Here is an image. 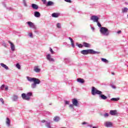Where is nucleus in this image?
<instances>
[{"label": "nucleus", "instance_id": "1", "mask_svg": "<svg viewBox=\"0 0 128 128\" xmlns=\"http://www.w3.org/2000/svg\"><path fill=\"white\" fill-rule=\"evenodd\" d=\"M91 94L92 96H96V94H98L100 100H106V98H108V96L102 94V91L97 90L96 88H94V86L92 87Z\"/></svg>", "mask_w": 128, "mask_h": 128}, {"label": "nucleus", "instance_id": "2", "mask_svg": "<svg viewBox=\"0 0 128 128\" xmlns=\"http://www.w3.org/2000/svg\"><path fill=\"white\" fill-rule=\"evenodd\" d=\"M26 79L28 82H34V83L31 84V88H36V85L40 84V80L38 78L26 76Z\"/></svg>", "mask_w": 128, "mask_h": 128}, {"label": "nucleus", "instance_id": "3", "mask_svg": "<svg viewBox=\"0 0 128 128\" xmlns=\"http://www.w3.org/2000/svg\"><path fill=\"white\" fill-rule=\"evenodd\" d=\"M80 54L86 56V54H100V52L98 51H94L92 49H89V50H85L80 51Z\"/></svg>", "mask_w": 128, "mask_h": 128}, {"label": "nucleus", "instance_id": "4", "mask_svg": "<svg viewBox=\"0 0 128 128\" xmlns=\"http://www.w3.org/2000/svg\"><path fill=\"white\" fill-rule=\"evenodd\" d=\"M100 34L104 36H110V31L108 30V29L106 27H101L100 30Z\"/></svg>", "mask_w": 128, "mask_h": 128}, {"label": "nucleus", "instance_id": "5", "mask_svg": "<svg viewBox=\"0 0 128 128\" xmlns=\"http://www.w3.org/2000/svg\"><path fill=\"white\" fill-rule=\"evenodd\" d=\"M32 96V92H29L26 94L23 93L22 94V100H30Z\"/></svg>", "mask_w": 128, "mask_h": 128}, {"label": "nucleus", "instance_id": "6", "mask_svg": "<svg viewBox=\"0 0 128 128\" xmlns=\"http://www.w3.org/2000/svg\"><path fill=\"white\" fill-rule=\"evenodd\" d=\"M90 20H92L93 22H98L100 18L97 16L94 15L90 16Z\"/></svg>", "mask_w": 128, "mask_h": 128}, {"label": "nucleus", "instance_id": "7", "mask_svg": "<svg viewBox=\"0 0 128 128\" xmlns=\"http://www.w3.org/2000/svg\"><path fill=\"white\" fill-rule=\"evenodd\" d=\"M72 104H74V106L76 107H78L80 106V102H78V100L76 98L72 99Z\"/></svg>", "mask_w": 128, "mask_h": 128}, {"label": "nucleus", "instance_id": "8", "mask_svg": "<svg viewBox=\"0 0 128 128\" xmlns=\"http://www.w3.org/2000/svg\"><path fill=\"white\" fill-rule=\"evenodd\" d=\"M46 59L47 60H48L50 62H54V59L52 58V55L50 54H48L46 56Z\"/></svg>", "mask_w": 128, "mask_h": 128}, {"label": "nucleus", "instance_id": "9", "mask_svg": "<svg viewBox=\"0 0 128 128\" xmlns=\"http://www.w3.org/2000/svg\"><path fill=\"white\" fill-rule=\"evenodd\" d=\"M26 24L31 28H34V30L36 29V27L34 24L32 23V22H28Z\"/></svg>", "mask_w": 128, "mask_h": 128}, {"label": "nucleus", "instance_id": "10", "mask_svg": "<svg viewBox=\"0 0 128 128\" xmlns=\"http://www.w3.org/2000/svg\"><path fill=\"white\" fill-rule=\"evenodd\" d=\"M8 42L10 44L11 50H12V52H14V50H16V46H14V43H12L10 41H8Z\"/></svg>", "mask_w": 128, "mask_h": 128}, {"label": "nucleus", "instance_id": "11", "mask_svg": "<svg viewBox=\"0 0 128 128\" xmlns=\"http://www.w3.org/2000/svg\"><path fill=\"white\" fill-rule=\"evenodd\" d=\"M104 126H105L106 128H112V122H106L104 124Z\"/></svg>", "mask_w": 128, "mask_h": 128}, {"label": "nucleus", "instance_id": "12", "mask_svg": "<svg viewBox=\"0 0 128 128\" xmlns=\"http://www.w3.org/2000/svg\"><path fill=\"white\" fill-rule=\"evenodd\" d=\"M60 16V13H58V12H57V13L54 12L52 14V18H58V16Z\"/></svg>", "mask_w": 128, "mask_h": 128}, {"label": "nucleus", "instance_id": "13", "mask_svg": "<svg viewBox=\"0 0 128 128\" xmlns=\"http://www.w3.org/2000/svg\"><path fill=\"white\" fill-rule=\"evenodd\" d=\"M110 114H111V116H116V114H118V110H110Z\"/></svg>", "mask_w": 128, "mask_h": 128}, {"label": "nucleus", "instance_id": "14", "mask_svg": "<svg viewBox=\"0 0 128 128\" xmlns=\"http://www.w3.org/2000/svg\"><path fill=\"white\" fill-rule=\"evenodd\" d=\"M53 120L55 122H58V121L60 120V118L58 116H56L54 118Z\"/></svg>", "mask_w": 128, "mask_h": 128}, {"label": "nucleus", "instance_id": "15", "mask_svg": "<svg viewBox=\"0 0 128 128\" xmlns=\"http://www.w3.org/2000/svg\"><path fill=\"white\" fill-rule=\"evenodd\" d=\"M12 100L13 102H18V96L17 95H14L12 98Z\"/></svg>", "mask_w": 128, "mask_h": 128}, {"label": "nucleus", "instance_id": "16", "mask_svg": "<svg viewBox=\"0 0 128 128\" xmlns=\"http://www.w3.org/2000/svg\"><path fill=\"white\" fill-rule=\"evenodd\" d=\"M54 3L52 1H48L46 4V6H54Z\"/></svg>", "mask_w": 128, "mask_h": 128}, {"label": "nucleus", "instance_id": "17", "mask_svg": "<svg viewBox=\"0 0 128 128\" xmlns=\"http://www.w3.org/2000/svg\"><path fill=\"white\" fill-rule=\"evenodd\" d=\"M31 6L34 10H38V6L36 4H32Z\"/></svg>", "mask_w": 128, "mask_h": 128}, {"label": "nucleus", "instance_id": "18", "mask_svg": "<svg viewBox=\"0 0 128 128\" xmlns=\"http://www.w3.org/2000/svg\"><path fill=\"white\" fill-rule=\"evenodd\" d=\"M34 70L35 72H40V69L38 68V66H36L34 67Z\"/></svg>", "mask_w": 128, "mask_h": 128}, {"label": "nucleus", "instance_id": "19", "mask_svg": "<svg viewBox=\"0 0 128 128\" xmlns=\"http://www.w3.org/2000/svg\"><path fill=\"white\" fill-rule=\"evenodd\" d=\"M34 16L36 18H40V13L38 11L34 12Z\"/></svg>", "mask_w": 128, "mask_h": 128}, {"label": "nucleus", "instance_id": "20", "mask_svg": "<svg viewBox=\"0 0 128 128\" xmlns=\"http://www.w3.org/2000/svg\"><path fill=\"white\" fill-rule=\"evenodd\" d=\"M68 40H70L71 42V46L72 48H75L74 44V40H72V38L70 37H69Z\"/></svg>", "mask_w": 128, "mask_h": 128}, {"label": "nucleus", "instance_id": "21", "mask_svg": "<svg viewBox=\"0 0 128 128\" xmlns=\"http://www.w3.org/2000/svg\"><path fill=\"white\" fill-rule=\"evenodd\" d=\"M83 46H84V48H90L92 46L90 45V44L87 43L86 42H84Z\"/></svg>", "mask_w": 128, "mask_h": 128}, {"label": "nucleus", "instance_id": "22", "mask_svg": "<svg viewBox=\"0 0 128 128\" xmlns=\"http://www.w3.org/2000/svg\"><path fill=\"white\" fill-rule=\"evenodd\" d=\"M77 82L80 84H84V80L80 78H78L76 80Z\"/></svg>", "mask_w": 128, "mask_h": 128}, {"label": "nucleus", "instance_id": "23", "mask_svg": "<svg viewBox=\"0 0 128 128\" xmlns=\"http://www.w3.org/2000/svg\"><path fill=\"white\" fill-rule=\"evenodd\" d=\"M45 126L46 128H52V126H50V122H48V121L46 122Z\"/></svg>", "mask_w": 128, "mask_h": 128}, {"label": "nucleus", "instance_id": "24", "mask_svg": "<svg viewBox=\"0 0 128 128\" xmlns=\"http://www.w3.org/2000/svg\"><path fill=\"white\" fill-rule=\"evenodd\" d=\"M0 66H2V68H5V70H8V67L5 64H4V63H0Z\"/></svg>", "mask_w": 128, "mask_h": 128}, {"label": "nucleus", "instance_id": "25", "mask_svg": "<svg viewBox=\"0 0 128 128\" xmlns=\"http://www.w3.org/2000/svg\"><path fill=\"white\" fill-rule=\"evenodd\" d=\"M6 124L8 126H10V120L8 118H6Z\"/></svg>", "mask_w": 128, "mask_h": 128}, {"label": "nucleus", "instance_id": "26", "mask_svg": "<svg viewBox=\"0 0 128 128\" xmlns=\"http://www.w3.org/2000/svg\"><path fill=\"white\" fill-rule=\"evenodd\" d=\"M111 102H118L120 100V98H112L110 99Z\"/></svg>", "mask_w": 128, "mask_h": 128}, {"label": "nucleus", "instance_id": "27", "mask_svg": "<svg viewBox=\"0 0 128 128\" xmlns=\"http://www.w3.org/2000/svg\"><path fill=\"white\" fill-rule=\"evenodd\" d=\"M102 62H104L105 64H108V60L104 58H102L101 59Z\"/></svg>", "mask_w": 128, "mask_h": 128}, {"label": "nucleus", "instance_id": "28", "mask_svg": "<svg viewBox=\"0 0 128 128\" xmlns=\"http://www.w3.org/2000/svg\"><path fill=\"white\" fill-rule=\"evenodd\" d=\"M2 46L4 48H8V44H6V42L4 41H3L2 42Z\"/></svg>", "mask_w": 128, "mask_h": 128}, {"label": "nucleus", "instance_id": "29", "mask_svg": "<svg viewBox=\"0 0 128 128\" xmlns=\"http://www.w3.org/2000/svg\"><path fill=\"white\" fill-rule=\"evenodd\" d=\"M49 50H50L51 54H56V52H54V50H52V48H50V47L49 48Z\"/></svg>", "mask_w": 128, "mask_h": 128}, {"label": "nucleus", "instance_id": "30", "mask_svg": "<svg viewBox=\"0 0 128 128\" xmlns=\"http://www.w3.org/2000/svg\"><path fill=\"white\" fill-rule=\"evenodd\" d=\"M128 8H124L122 10V12H128Z\"/></svg>", "mask_w": 128, "mask_h": 128}, {"label": "nucleus", "instance_id": "31", "mask_svg": "<svg viewBox=\"0 0 128 128\" xmlns=\"http://www.w3.org/2000/svg\"><path fill=\"white\" fill-rule=\"evenodd\" d=\"M22 4L24 6H28V4H26V0H22Z\"/></svg>", "mask_w": 128, "mask_h": 128}, {"label": "nucleus", "instance_id": "32", "mask_svg": "<svg viewBox=\"0 0 128 128\" xmlns=\"http://www.w3.org/2000/svg\"><path fill=\"white\" fill-rule=\"evenodd\" d=\"M76 46H78L80 48H82V46H84V45L82 44H78V43H76Z\"/></svg>", "mask_w": 128, "mask_h": 128}, {"label": "nucleus", "instance_id": "33", "mask_svg": "<svg viewBox=\"0 0 128 128\" xmlns=\"http://www.w3.org/2000/svg\"><path fill=\"white\" fill-rule=\"evenodd\" d=\"M16 68H18V70H20V64L17 63L16 64Z\"/></svg>", "mask_w": 128, "mask_h": 128}, {"label": "nucleus", "instance_id": "34", "mask_svg": "<svg viewBox=\"0 0 128 128\" xmlns=\"http://www.w3.org/2000/svg\"><path fill=\"white\" fill-rule=\"evenodd\" d=\"M96 22V24H97V26H98V28H102V24H100V22Z\"/></svg>", "mask_w": 128, "mask_h": 128}, {"label": "nucleus", "instance_id": "35", "mask_svg": "<svg viewBox=\"0 0 128 128\" xmlns=\"http://www.w3.org/2000/svg\"><path fill=\"white\" fill-rule=\"evenodd\" d=\"M74 104H70L69 106V108H72V110H74Z\"/></svg>", "mask_w": 128, "mask_h": 128}, {"label": "nucleus", "instance_id": "36", "mask_svg": "<svg viewBox=\"0 0 128 128\" xmlns=\"http://www.w3.org/2000/svg\"><path fill=\"white\" fill-rule=\"evenodd\" d=\"M56 26L58 28H62V26H60V24L58 23L56 24Z\"/></svg>", "mask_w": 128, "mask_h": 128}, {"label": "nucleus", "instance_id": "37", "mask_svg": "<svg viewBox=\"0 0 128 128\" xmlns=\"http://www.w3.org/2000/svg\"><path fill=\"white\" fill-rule=\"evenodd\" d=\"M0 102H1L2 104H4V101L2 98H0Z\"/></svg>", "mask_w": 128, "mask_h": 128}, {"label": "nucleus", "instance_id": "38", "mask_svg": "<svg viewBox=\"0 0 128 128\" xmlns=\"http://www.w3.org/2000/svg\"><path fill=\"white\" fill-rule=\"evenodd\" d=\"M8 10H12V7H6Z\"/></svg>", "mask_w": 128, "mask_h": 128}, {"label": "nucleus", "instance_id": "39", "mask_svg": "<svg viewBox=\"0 0 128 128\" xmlns=\"http://www.w3.org/2000/svg\"><path fill=\"white\" fill-rule=\"evenodd\" d=\"M109 114L108 113H106L104 114V118H108Z\"/></svg>", "mask_w": 128, "mask_h": 128}, {"label": "nucleus", "instance_id": "40", "mask_svg": "<svg viewBox=\"0 0 128 128\" xmlns=\"http://www.w3.org/2000/svg\"><path fill=\"white\" fill-rule=\"evenodd\" d=\"M64 104H70V101L65 100Z\"/></svg>", "mask_w": 128, "mask_h": 128}, {"label": "nucleus", "instance_id": "41", "mask_svg": "<svg viewBox=\"0 0 128 128\" xmlns=\"http://www.w3.org/2000/svg\"><path fill=\"white\" fill-rule=\"evenodd\" d=\"M2 4L4 8H6V5L4 2H2Z\"/></svg>", "mask_w": 128, "mask_h": 128}, {"label": "nucleus", "instance_id": "42", "mask_svg": "<svg viewBox=\"0 0 128 128\" xmlns=\"http://www.w3.org/2000/svg\"><path fill=\"white\" fill-rule=\"evenodd\" d=\"M88 123L87 122H83L82 123V125H84V124H88Z\"/></svg>", "mask_w": 128, "mask_h": 128}, {"label": "nucleus", "instance_id": "43", "mask_svg": "<svg viewBox=\"0 0 128 128\" xmlns=\"http://www.w3.org/2000/svg\"><path fill=\"white\" fill-rule=\"evenodd\" d=\"M42 2L44 4H46V0H42Z\"/></svg>", "mask_w": 128, "mask_h": 128}, {"label": "nucleus", "instance_id": "44", "mask_svg": "<svg viewBox=\"0 0 128 128\" xmlns=\"http://www.w3.org/2000/svg\"><path fill=\"white\" fill-rule=\"evenodd\" d=\"M4 84H2L1 86H0V88L1 90H4Z\"/></svg>", "mask_w": 128, "mask_h": 128}, {"label": "nucleus", "instance_id": "45", "mask_svg": "<svg viewBox=\"0 0 128 128\" xmlns=\"http://www.w3.org/2000/svg\"><path fill=\"white\" fill-rule=\"evenodd\" d=\"M64 1L66 2H69V3L72 2L71 0H64Z\"/></svg>", "mask_w": 128, "mask_h": 128}, {"label": "nucleus", "instance_id": "46", "mask_svg": "<svg viewBox=\"0 0 128 128\" xmlns=\"http://www.w3.org/2000/svg\"><path fill=\"white\" fill-rule=\"evenodd\" d=\"M116 32L118 34H122V30H118Z\"/></svg>", "mask_w": 128, "mask_h": 128}, {"label": "nucleus", "instance_id": "47", "mask_svg": "<svg viewBox=\"0 0 128 128\" xmlns=\"http://www.w3.org/2000/svg\"><path fill=\"white\" fill-rule=\"evenodd\" d=\"M29 36L30 38H32V33H29Z\"/></svg>", "mask_w": 128, "mask_h": 128}, {"label": "nucleus", "instance_id": "48", "mask_svg": "<svg viewBox=\"0 0 128 128\" xmlns=\"http://www.w3.org/2000/svg\"><path fill=\"white\" fill-rule=\"evenodd\" d=\"M112 88H114V89L116 88V86H114V85H112Z\"/></svg>", "mask_w": 128, "mask_h": 128}, {"label": "nucleus", "instance_id": "49", "mask_svg": "<svg viewBox=\"0 0 128 128\" xmlns=\"http://www.w3.org/2000/svg\"><path fill=\"white\" fill-rule=\"evenodd\" d=\"M87 126H89L90 128H92V124L90 125V124H88Z\"/></svg>", "mask_w": 128, "mask_h": 128}, {"label": "nucleus", "instance_id": "50", "mask_svg": "<svg viewBox=\"0 0 128 128\" xmlns=\"http://www.w3.org/2000/svg\"><path fill=\"white\" fill-rule=\"evenodd\" d=\"M91 29L92 30H93V32H94V27H91Z\"/></svg>", "mask_w": 128, "mask_h": 128}, {"label": "nucleus", "instance_id": "51", "mask_svg": "<svg viewBox=\"0 0 128 128\" xmlns=\"http://www.w3.org/2000/svg\"><path fill=\"white\" fill-rule=\"evenodd\" d=\"M46 122H48V121H46V120H42V122H45V124H46Z\"/></svg>", "mask_w": 128, "mask_h": 128}, {"label": "nucleus", "instance_id": "52", "mask_svg": "<svg viewBox=\"0 0 128 128\" xmlns=\"http://www.w3.org/2000/svg\"><path fill=\"white\" fill-rule=\"evenodd\" d=\"M8 87H6V88H5V90H8Z\"/></svg>", "mask_w": 128, "mask_h": 128}, {"label": "nucleus", "instance_id": "53", "mask_svg": "<svg viewBox=\"0 0 128 128\" xmlns=\"http://www.w3.org/2000/svg\"><path fill=\"white\" fill-rule=\"evenodd\" d=\"M112 74L113 76H114V73L112 72Z\"/></svg>", "mask_w": 128, "mask_h": 128}, {"label": "nucleus", "instance_id": "54", "mask_svg": "<svg viewBox=\"0 0 128 128\" xmlns=\"http://www.w3.org/2000/svg\"><path fill=\"white\" fill-rule=\"evenodd\" d=\"M78 12V14H82V12H80V11H79Z\"/></svg>", "mask_w": 128, "mask_h": 128}, {"label": "nucleus", "instance_id": "55", "mask_svg": "<svg viewBox=\"0 0 128 128\" xmlns=\"http://www.w3.org/2000/svg\"><path fill=\"white\" fill-rule=\"evenodd\" d=\"M127 16H128V14L127 15Z\"/></svg>", "mask_w": 128, "mask_h": 128}, {"label": "nucleus", "instance_id": "56", "mask_svg": "<svg viewBox=\"0 0 128 128\" xmlns=\"http://www.w3.org/2000/svg\"><path fill=\"white\" fill-rule=\"evenodd\" d=\"M0 128H1L0 127Z\"/></svg>", "mask_w": 128, "mask_h": 128}]
</instances>
